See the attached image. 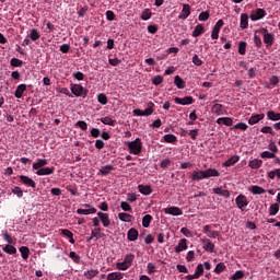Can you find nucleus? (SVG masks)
Wrapping results in <instances>:
<instances>
[{"label":"nucleus","instance_id":"f257e3e1","mask_svg":"<svg viewBox=\"0 0 280 280\" xmlns=\"http://www.w3.org/2000/svg\"><path fill=\"white\" fill-rule=\"evenodd\" d=\"M49 162L47 159H38L35 163H33V170L36 172L37 176H51L54 172H56V168L54 166H47Z\"/></svg>","mask_w":280,"mask_h":280},{"label":"nucleus","instance_id":"f03ea898","mask_svg":"<svg viewBox=\"0 0 280 280\" xmlns=\"http://www.w3.org/2000/svg\"><path fill=\"white\" fill-rule=\"evenodd\" d=\"M220 176V172L215 168H208L206 171H194L191 180H203V178H213Z\"/></svg>","mask_w":280,"mask_h":280},{"label":"nucleus","instance_id":"7ed1b4c3","mask_svg":"<svg viewBox=\"0 0 280 280\" xmlns=\"http://www.w3.org/2000/svg\"><path fill=\"white\" fill-rule=\"evenodd\" d=\"M132 261H135V254L126 255L124 261L116 264V268L117 270H128L132 266Z\"/></svg>","mask_w":280,"mask_h":280},{"label":"nucleus","instance_id":"20e7f679","mask_svg":"<svg viewBox=\"0 0 280 280\" xmlns=\"http://www.w3.org/2000/svg\"><path fill=\"white\" fill-rule=\"evenodd\" d=\"M128 148H129V152L130 154H141V150H142V143H141V139L136 138L135 141L128 142Z\"/></svg>","mask_w":280,"mask_h":280},{"label":"nucleus","instance_id":"39448f33","mask_svg":"<svg viewBox=\"0 0 280 280\" xmlns=\"http://www.w3.org/2000/svg\"><path fill=\"white\" fill-rule=\"evenodd\" d=\"M71 93L75 95V97H86L89 91L82 86V84H72Z\"/></svg>","mask_w":280,"mask_h":280},{"label":"nucleus","instance_id":"423d86ee","mask_svg":"<svg viewBox=\"0 0 280 280\" xmlns=\"http://www.w3.org/2000/svg\"><path fill=\"white\" fill-rule=\"evenodd\" d=\"M261 34L264 35V43L267 47H272L275 45V35L268 33V30L262 28Z\"/></svg>","mask_w":280,"mask_h":280},{"label":"nucleus","instance_id":"0eeeda50","mask_svg":"<svg viewBox=\"0 0 280 280\" xmlns=\"http://www.w3.org/2000/svg\"><path fill=\"white\" fill-rule=\"evenodd\" d=\"M235 203L241 211H244V209L248 207V198H246L245 195L241 194L236 197Z\"/></svg>","mask_w":280,"mask_h":280},{"label":"nucleus","instance_id":"6e6552de","mask_svg":"<svg viewBox=\"0 0 280 280\" xmlns=\"http://www.w3.org/2000/svg\"><path fill=\"white\" fill-rule=\"evenodd\" d=\"M224 25V21L223 20H219L215 25L212 28V33H211V39L212 40H218V38H220V30H222V26Z\"/></svg>","mask_w":280,"mask_h":280},{"label":"nucleus","instance_id":"1a4fd4ad","mask_svg":"<svg viewBox=\"0 0 280 280\" xmlns=\"http://www.w3.org/2000/svg\"><path fill=\"white\" fill-rule=\"evenodd\" d=\"M174 102L175 104H179L180 106H189L194 104V97L192 96H186L184 98L175 97Z\"/></svg>","mask_w":280,"mask_h":280},{"label":"nucleus","instance_id":"9d476101","mask_svg":"<svg viewBox=\"0 0 280 280\" xmlns=\"http://www.w3.org/2000/svg\"><path fill=\"white\" fill-rule=\"evenodd\" d=\"M20 180L23 185H25V187H32V189H36V182H34L32 177L21 175Z\"/></svg>","mask_w":280,"mask_h":280},{"label":"nucleus","instance_id":"9b49d317","mask_svg":"<svg viewBox=\"0 0 280 280\" xmlns=\"http://www.w3.org/2000/svg\"><path fill=\"white\" fill-rule=\"evenodd\" d=\"M164 213H166L167 215H183V210L178 207H168V208H164Z\"/></svg>","mask_w":280,"mask_h":280},{"label":"nucleus","instance_id":"f8f14e48","mask_svg":"<svg viewBox=\"0 0 280 280\" xmlns=\"http://www.w3.org/2000/svg\"><path fill=\"white\" fill-rule=\"evenodd\" d=\"M202 233H205L207 237H211L212 240H215V237L220 236V232L211 230L209 225L203 226Z\"/></svg>","mask_w":280,"mask_h":280},{"label":"nucleus","instance_id":"ddd939ff","mask_svg":"<svg viewBox=\"0 0 280 280\" xmlns=\"http://www.w3.org/2000/svg\"><path fill=\"white\" fill-rule=\"evenodd\" d=\"M189 14H191V7L187 3L183 4V9L180 14L178 15V19L185 21V19L189 18Z\"/></svg>","mask_w":280,"mask_h":280},{"label":"nucleus","instance_id":"4468645a","mask_svg":"<svg viewBox=\"0 0 280 280\" xmlns=\"http://www.w3.org/2000/svg\"><path fill=\"white\" fill-rule=\"evenodd\" d=\"M97 217L100 218L105 229H107V226H110V217L108 215V213L97 212Z\"/></svg>","mask_w":280,"mask_h":280},{"label":"nucleus","instance_id":"2eb2a0df","mask_svg":"<svg viewBox=\"0 0 280 280\" xmlns=\"http://www.w3.org/2000/svg\"><path fill=\"white\" fill-rule=\"evenodd\" d=\"M202 244L203 245V249L207 252V253H213V250H215V244H213L211 242V240L209 238H202L201 240Z\"/></svg>","mask_w":280,"mask_h":280},{"label":"nucleus","instance_id":"dca6fc26","mask_svg":"<svg viewBox=\"0 0 280 280\" xmlns=\"http://www.w3.org/2000/svg\"><path fill=\"white\" fill-rule=\"evenodd\" d=\"M264 16H266V10L264 9H257L250 14L252 21H260Z\"/></svg>","mask_w":280,"mask_h":280},{"label":"nucleus","instance_id":"f3484780","mask_svg":"<svg viewBox=\"0 0 280 280\" xmlns=\"http://www.w3.org/2000/svg\"><path fill=\"white\" fill-rule=\"evenodd\" d=\"M98 275H100L98 269H88L83 271V277H85V279L88 280L95 279V277H97Z\"/></svg>","mask_w":280,"mask_h":280},{"label":"nucleus","instance_id":"a211bd4d","mask_svg":"<svg viewBox=\"0 0 280 280\" xmlns=\"http://www.w3.org/2000/svg\"><path fill=\"white\" fill-rule=\"evenodd\" d=\"M213 194L222 196L223 198H231V191H229V189H222L221 187L213 188Z\"/></svg>","mask_w":280,"mask_h":280},{"label":"nucleus","instance_id":"6ab92c4d","mask_svg":"<svg viewBox=\"0 0 280 280\" xmlns=\"http://www.w3.org/2000/svg\"><path fill=\"white\" fill-rule=\"evenodd\" d=\"M139 237V231H137V229L131 228L128 233H127V238L129 240V242H137Z\"/></svg>","mask_w":280,"mask_h":280},{"label":"nucleus","instance_id":"aec40b11","mask_svg":"<svg viewBox=\"0 0 280 280\" xmlns=\"http://www.w3.org/2000/svg\"><path fill=\"white\" fill-rule=\"evenodd\" d=\"M25 91H27V85L26 84H20V85H18V88L15 90L14 96L18 100H21L23 97V93H25Z\"/></svg>","mask_w":280,"mask_h":280},{"label":"nucleus","instance_id":"412c9836","mask_svg":"<svg viewBox=\"0 0 280 280\" xmlns=\"http://www.w3.org/2000/svg\"><path fill=\"white\" fill-rule=\"evenodd\" d=\"M183 250H187V240L182 238L177 246L175 247V253H183Z\"/></svg>","mask_w":280,"mask_h":280},{"label":"nucleus","instance_id":"4be33fe9","mask_svg":"<svg viewBox=\"0 0 280 280\" xmlns=\"http://www.w3.org/2000/svg\"><path fill=\"white\" fill-rule=\"evenodd\" d=\"M217 124L219 126H222V124H223V126H233V118H231V117H221V118L217 119Z\"/></svg>","mask_w":280,"mask_h":280},{"label":"nucleus","instance_id":"5701e85b","mask_svg":"<svg viewBox=\"0 0 280 280\" xmlns=\"http://www.w3.org/2000/svg\"><path fill=\"white\" fill-rule=\"evenodd\" d=\"M77 213H78L79 215H91V214H93V213H97V209H95V208H90V209H82V208H79V209L77 210Z\"/></svg>","mask_w":280,"mask_h":280},{"label":"nucleus","instance_id":"b1692460","mask_svg":"<svg viewBox=\"0 0 280 280\" xmlns=\"http://www.w3.org/2000/svg\"><path fill=\"white\" fill-rule=\"evenodd\" d=\"M93 237H96V240H102V237H104V233H102V229L96 228L94 231H92L91 236L88 240V242H91V240H93Z\"/></svg>","mask_w":280,"mask_h":280},{"label":"nucleus","instance_id":"393cba45","mask_svg":"<svg viewBox=\"0 0 280 280\" xmlns=\"http://www.w3.org/2000/svg\"><path fill=\"white\" fill-rule=\"evenodd\" d=\"M262 163H264V161H261L259 159H254L248 162V167H250L252 170H259V167H261Z\"/></svg>","mask_w":280,"mask_h":280},{"label":"nucleus","instance_id":"a878e982","mask_svg":"<svg viewBox=\"0 0 280 280\" xmlns=\"http://www.w3.org/2000/svg\"><path fill=\"white\" fill-rule=\"evenodd\" d=\"M261 119H264V114H256L248 119V124L249 126H255V124H259Z\"/></svg>","mask_w":280,"mask_h":280},{"label":"nucleus","instance_id":"bb28decb","mask_svg":"<svg viewBox=\"0 0 280 280\" xmlns=\"http://www.w3.org/2000/svg\"><path fill=\"white\" fill-rule=\"evenodd\" d=\"M241 30H248V14L242 13L241 14Z\"/></svg>","mask_w":280,"mask_h":280},{"label":"nucleus","instance_id":"cd10ccee","mask_svg":"<svg viewBox=\"0 0 280 280\" xmlns=\"http://www.w3.org/2000/svg\"><path fill=\"white\" fill-rule=\"evenodd\" d=\"M138 189L143 196H150V194H152V187H150V185H139Z\"/></svg>","mask_w":280,"mask_h":280},{"label":"nucleus","instance_id":"c85d7f7f","mask_svg":"<svg viewBox=\"0 0 280 280\" xmlns=\"http://www.w3.org/2000/svg\"><path fill=\"white\" fill-rule=\"evenodd\" d=\"M240 161V156L234 155L229 158L224 163L223 166L224 167H231L232 165H235V163H237Z\"/></svg>","mask_w":280,"mask_h":280},{"label":"nucleus","instance_id":"c756f323","mask_svg":"<svg viewBox=\"0 0 280 280\" xmlns=\"http://www.w3.org/2000/svg\"><path fill=\"white\" fill-rule=\"evenodd\" d=\"M113 170H115V166L107 164V165L101 167L100 174H102V176H108V174H110V172H113Z\"/></svg>","mask_w":280,"mask_h":280},{"label":"nucleus","instance_id":"7c9ffc66","mask_svg":"<svg viewBox=\"0 0 280 280\" xmlns=\"http://www.w3.org/2000/svg\"><path fill=\"white\" fill-rule=\"evenodd\" d=\"M118 219L120 222H132V214L126 213V212H120L118 213Z\"/></svg>","mask_w":280,"mask_h":280},{"label":"nucleus","instance_id":"2f4dec72","mask_svg":"<svg viewBox=\"0 0 280 280\" xmlns=\"http://www.w3.org/2000/svg\"><path fill=\"white\" fill-rule=\"evenodd\" d=\"M65 237L69 238L70 244H75V238H73V232L67 229L61 230Z\"/></svg>","mask_w":280,"mask_h":280},{"label":"nucleus","instance_id":"473e14b6","mask_svg":"<svg viewBox=\"0 0 280 280\" xmlns=\"http://www.w3.org/2000/svg\"><path fill=\"white\" fill-rule=\"evenodd\" d=\"M203 33H205V26H202V24H198L192 31V36L194 38H198V36H200Z\"/></svg>","mask_w":280,"mask_h":280},{"label":"nucleus","instance_id":"72a5a7b5","mask_svg":"<svg viewBox=\"0 0 280 280\" xmlns=\"http://www.w3.org/2000/svg\"><path fill=\"white\" fill-rule=\"evenodd\" d=\"M214 105L212 106L211 112L214 115H222V108H224V106L222 104H218V101H214Z\"/></svg>","mask_w":280,"mask_h":280},{"label":"nucleus","instance_id":"f704fd0d","mask_svg":"<svg viewBox=\"0 0 280 280\" xmlns=\"http://www.w3.org/2000/svg\"><path fill=\"white\" fill-rule=\"evenodd\" d=\"M142 21H150L152 19V11L150 9H144L140 15Z\"/></svg>","mask_w":280,"mask_h":280},{"label":"nucleus","instance_id":"c9c22d12","mask_svg":"<svg viewBox=\"0 0 280 280\" xmlns=\"http://www.w3.org/2000/svg\"><path fill=\"white\" fill-rule=\"evenodd\" d=\"M124 279V273L121 272H110L107 275V280H121Z\"/></svg>","mask_w":280,"mask_h":280},{"label":"nucleus","instance_id":"e433bc0d","mask_svg":"<svg viewBox=\"0 0 280 280\" xmlns=\"http://www.w3.org/2000/svg\"><path fill=\"white\" fill-rule=\"evenodd\" d=\"M174 84L175 86H177V89H185V80H183V78H180L179 75H176L174 79Z\"/></svg>","mask_w":280,"mask_h":280},{"label":"nucleus","instance_id":"4c0bfd02","mask_svg":"<svg viewBox=\"0 0 280 280\" xmlns=\"http://www.w3.org/2000/svg\"><path fill=\"white\" fill-rule=\"evenodd\" d=\"M165 143H176V141H178V138H176L175 135L172 133H167L163 137Z\"/></svg>","mask_w":280,"mask_h":280},{"label":"nucleus","instance_id":"58836bf2","mask_svg":"<svg viewBox=\"0 0 280 280\" xmlns=\"http://www.w3.org/2000/svg\"><path fill=\"white\" fill-rule=\"evenodd\" d=\"M20 253H21L22 259H30V247L27 246L20 247Z\"/></svg>","mask_w":280,"mask_h":280},{"label":"nucleus","instance_id":"ea45409f","mask_svg":"<svg viewBox=\"0 0 280 280\" xmlns=\"http://www.w3.org/2000/svg\"><path fill=\"white\" fill-rule=\"evenodd\" d=\"M250 191L255 196L266 194V189H264L261 186H252Z\"/></svg>","mask_w":280,"mask_h":280},{"label":"nucleus","instance_id":"a19ab883","mask_svg":"<svg viewBox=\"0 0 280 280\" xmlns=\"http://www.w3.org/2000/svg\"><path fill=\"white\" fill-rule=\"evenodd\" d=\"M267 117H268V119H270V121H279V119H280V113L277 114V113H275V112H272V110H269V112L267 113Z\"/></svg>","mask_w":280,"mask_h":280},{"label":"nucleus","instance_id":"79ce46f5","mask_svg":"<svg viewBox=\"0 0 280 280\" xmlns=\"http://www.w3.org/2000/svg\"><path fill=\"white\" fill-rule=\"evenodd\" d=\"M3 252L8 253V255H16V247L14 245H5Z\"/></svg>","mask_w":280,"mask_h":280},{"label":"nucleus","instance_id":"37998d69","mask_svg":"<svg viewBox=\"0 0 280 280\" xmlns=\"http://www.w3.org/2000/svg\"><path fill=\"white\" fill-rule=\"evenodd\" d=\"M279 213V203H272L269 207V215H277Z\"/></svg>","mask_w":280,"mask_h":280},{"label":"nucleus","instance_id":"c03bdc74","mask_svg":"<svg viewBox=\"0 0 280 280\" xmlns=\"http://www.w3.org/2000/svg\"><path fill=\"white\" fill-rule=\"evenodd\" d=\"M150 222H152V217L150 214H147L142 218V226L144 229H148L150 226Z\"/></svg>","mask_w":280,"mask_h":280},{"label":"nucleus","instance_id":"a18cd8bd","mask_svg":"<svg viewBox=\"0 0 280 280\" xmlns=\"http://www.w3.org/2000/svg\"><path fill=\"white\" fill-rule=\"evenodd\" d=\"M225 270H226V265H224V262H219L214 268L215 275H220V272H224Z\"/></svg>","mask_w":280,"mask_h":280},{"label":"nucleus","instance_id":"49530a36","mask_svg":"<svg viewBox=\"0 0 280 280\" xmlns=\"http://www.w3.org/2000/svg\"><path fill=\"white\" fill-rule=\"evenodd\" d=\"M102 124H104L105 126H115V120H113V118L105 116L101 118Z\"/></svg>","mask_w":280,"mask_h":280},{"label":"nucleus","instance_id":"de8ad7c7","mask_svg":"<svg viewBox=\"0 0 280 280\" xmlns=\"http://www.w3.org/2000/svg\"><path fill=\"white\" fill-rule=\"evenodd\" d=\"M97 101L100 104H103V106H106V104H108V97L104 93L98 94Z\"/></svg>","mask_w":280,"mask_h":280},{"label":"nucleus","instance_id":"09e8293b","mask_svg":"<svg viewBox=\"0 0 280 280\" xmlns=\"http://www.w3.org/2000/svg\"><path fill=\"white\" fill-rule=\"evenodd\" d=\"M232 130H248L246 122H238L232 127Z\"/></svg>","mask_w":280,"mask_h":280},{"label":"nucleus","instance_id":"8fccbe9b","mask_svg":"<svg viewBox=\"0 0 280 280\" xmlns=\"http://www.w3.org/2000/svg\"><path fill=\"white\" fill-rule=\"evenodd\" d=\"M203 272H205V266L202 264H199L196 268L195 275L197 276L198 279H200Z\"/></svg>","mask_w":280,"mask_h":280},{"label":"nucleus","instance_id":"3c124183","mask_svg":"<svg viewBox=\"0 0 280 280\" xmlns=\"http://www.w3.org/2000/svg\"><path fill=\"white\" fill-rule=\"evenodd\" d=\"M30 38L31 40H38V38H40V34L38 33V30L36 28L31 30Z\"/></svg>","mask_w":280,"mask_h":280},{"label":"nucleus","instance_id":"603ef678","mask_svg":"<svg viewBox=\"0 0 280 280\" xmlns=\"http://www.w3.org/2000/svg\"><path fill=\"white\" fill-rule=\"evenodd\" d=\"M12 194H14L15 196H18V198H23V189H21V187L19 186H14L11 189Z\"/></svg>","mask_w":280,"mask_h":280},{"label":"nucleus","instance_id":"864d4df0","mask_svg":"<svg viewBox=\"0 0 280 280\" xmlns=\"http://www.w3.org/2000/svg\"><path fill=\"white\" fill-rule=\"evenodd\" d=\"M10 65H11V67H23V60H21L19 58H12L10 60Z\"/></svg>","mask_w":280,"mask_h":280},{"label":"nucleus","instance_id":"5fc2aeb1","mask_svg":"<svg viewBox=\"0 0 280 280\" xmlns=\"http://www.w3.org/2000/svg\"><path fill=\"white\" fill-rule=\"evenodd\" d=\"M244 278V271L237 270L234 275L231 276V280H238Z\"/></svg>","mask_w":280,"mask_h":280},{"label":"nucleus","instance_id":"6e6d98bb","mask_svg":"<svg viewBox=\"0 0 280 280\" xmlns=\"http://www.w3.org/2000/svg\"><path fill=\"white\" fill-rule=\"evenodd\" d=\"M276 154L270 152V151H264L261 154H260V158L261 159H276Z\"/></svg>","mask_w":280,"mask_h":280},{"label":"nucleus","instance_id":"4d7b16f0","mask_svg":"<svg viewBox=\"0 0 280 280\" xmlns=\"http://www.w3.org/2000/svg\"><path fill=\"white\" fill-rule=\"evenodd\" d=\"M238 54L244 56L246 54V42H240L238 44Z\"/></svg>","mask_w":280,"mask_h":280},{"label":"nucleus","instance_id":"13d9d810","mask_svg":"<svg viewBox=\"0 0 280 280\" xmlns=\"http://www.w3.org/2000/svg\"><path fill=\"white\" fill-rule=\"evenodd\" d=\"M147 271H148V275H154V272H156V266L152 262H148Z\"/></svg>","mask_w":280,"mask_h":280},{"label":"nucleus","instance_id":"bf43d9fd","mask_svg":"<svg viewBox=\"0 0 280 280\" xmlns=\"http://www.w3.org/2000/svg\"><path fill=\"white\" fill-rule=\"evenodd\" d=\"M120 208L122 209V211H132V206H130L128 201H121Z\"/></svg>","mask_w":280,"mask_h":280},{"label":"nucleus","instance_id":"052dcab7","mask_svg":"<svg viewBox=\"0 0 280 280\" xmlns=\"http://www.w3.org/2000/svg\"><path fill=\"white\" fill-rule=\"evenodd\" d=\"M69 257L72 259V261H74V264H80V255H78L75 252H70Z\"/></svg>","mask_w":280,"mask_h":280},{"label":"nucleus","instance_id":"680f3d73","mask_svg":"<svg viewBox=\"0 0 280 280\" xmlns=\"http://www.w3.org/2000/svg\"><path fill=\"white\" fill-rule=\"evenodd\" d=\"M210 13L209 11L201 12L198 16L199 21H209Z\"/></svg>","mask_w":280,"mask_h":280},{"label":"nucleus","instance_id":"e2e57ef3","mask_svg":"<svg viewBox=\"0 0 280 280\" xmlns=\"http://www.w3.org/2000/svg\"><path fill=\"white\" fill-rule=\"evenodd\" d=\"M194 259H196V253L194 250H189L186 256V261L191 262Z\"/></svg>","mask_w":280,"mask_h":280},{"label":"nucleus","instance_id":"0e129e2a","mask_svg":"<svg viewBox=\"0 0 280 280\" xmlns=\"http://www.w3.org/2000/svg\"><path fill=\"white\" fill-rule=\"evenodd\" d=\"M69 49H71V46L69 44H62L60 46L61 54H69Z\"/></svg>","mask_w":280,"mask_h":280},{"label":"nucleus","instance_id":"69168bd1","mask_svg":"<svg viewBox=\"0 0 280 280\" xmlns=\"http://www.w3.org/2000/svg\"><path fill=\"white\" fill-rule=\"evenodd\" d=\"M153 84L155 86H159V84L163 83V78L161 75H156L153 80H152Z\"/></svg>","mask_w":280,"mask_h":280},{"label":"nucleus","instance_id":"338daca9","mask_svg":"<svg viewBox=\"0 0 280 280\" xmlns=\"http://www.w3.org/2000/svg\"><path fill=\"white\" fill-rule=\"evenodd\" d=\"M192 62L196 65V67H202V61L198 58V55H194Z\"/></svg>","mask_w":280,"mask_h":280},{"label":"nucleus","instance_id":"774afa93","mask_svg":"<svg viewBox=\"0 0 280 280\" xmlns=\"http://www.w3.org/2000/svg\"><path fill=\"white\" fill-rule=\"evenodd\" d=\"M106 19L107 21H115V12L113 11H106Z\"/></svg>","mask_w":280,"mask_h":280}]
</instances>
